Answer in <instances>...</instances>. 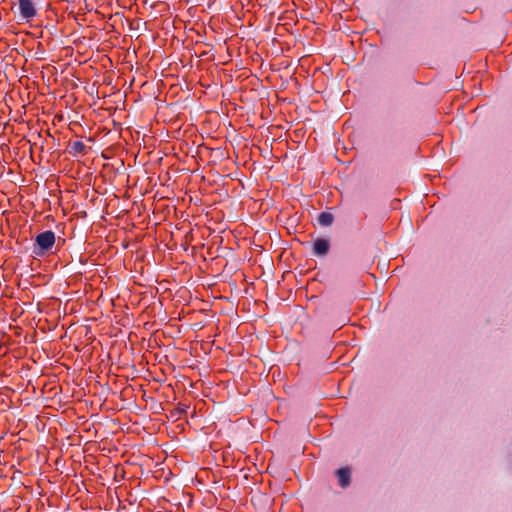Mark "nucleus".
Wrapping results in <instances>:
<instances>
[{
	"instance_id": "f03ea898",
	"label": "nucleus",
	"mask_w": 512,
	"mask_h": 512,
	"mask_svg": "<svg viewBox=\"0 0 512 512\" xmlns=\"http://www.w3.org/2000/svg\"><path fill=\"white\" fill-rule=\"evenodd\" d=\"M36 3H37V0H19L18 1L20 17L26 23H29L30 21H32L33 18L37 15Z\"/></svg>"
},
{
	"instance_id": "20e7f679",
	"label": "nucleus",
	"mask_w": 512,
	"mask_h": 512,
	"mask_svg": "<svg viewBox=\"0 0 512 512\" xmlns=\"http://www.w3.org/2000/svg\"><path fill=\"white\" fill-rule=\"evenodd\" d=\"M337 477H338L339 485L342 488L347 487L350 484V478H351V473H350L349 468L345 467V468H340L339 470H337Z\"/></svg>"
},
{
	"instance_id": "f257e3e1",
	"label": "nucleus",
	"mask_w": 512,
	"mask_h": 512,
	"mask_svg": "<svg viewBox=\"0 0 512 512\" xmlns=\"http://www.w3.org/2000/svg\"><path fill=\"white\" fill-rule=\"evenodd\" d=\"M55 244V233L51 230L44 231L36 236L33 253L36 256H44Z\"/></svg>"
},
{
	"instance_id": "39448f33",
	"label": "nucleus",
	"mask_w": 512,
	"mask_h": 512,
	"mask_svg": "<svg viewBox=\"0 0 512 512\" xmlns=\"http://www.w3.org/2000/svg\"><path fill=\"white\" fill-rule=\"evenodd\" d=\"M69 152L74 156L85 155L87 152V147L82 141H74L70 144Z\"/></svg>"
},
{
	"instance_id": "423d86ee",
	"label": "nucleus",
	"mask_w": 512,
	"mask_h": 512,
	"mask_svg": "<svg viewBox=\"0 0 512 512\" xmlns=\"http://www.w3.org/2000/svg\"><path fill=\"white\" fill-rule=\"evenodd\" d=\"M334 217L331 213L322 212L318 216V222L322 226H330L333 223Z\"/></svg>"
},
{
	"instance_id": "7ed1b4c3",
	"label": "nucleus",
	"mask_w": 512,
	"mask_h": 512,
	"mask_svg": "<svg viewBox=\"0 0 512 512\" xmlns=\"http://www.w3.org/2000/svg\"><path fill=\"white\" fill-rule=\"evenodd\" d=\"M330 249V242L324 238H318L313 242V254L316 256H324Z\"/></svg>"
}]
</instances>
